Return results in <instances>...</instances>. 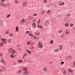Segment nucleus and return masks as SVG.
I'll list each match as a JSON object with an SVG mask.
<instances>
[{
  "mask_svg": "<svg viewBox=\"0 0 75 75\" xmlns=\"http://www.w3.org/2000/svg\"><path fill=\"white\" fill-rule=\"evenodd\" d=\"M68 72H73V70L70 69L68 71Z\"/></svg>",
  "mask_w": 75,
  "mask_h": 75,
  "instance_id": "f3484780",
  "label": "nucleus"
},
{
  "mask_svg": "<svg viewBox=\"0 0 75 75\" xmlns=\"http://www.w3.org/2000/svg\"><path fill=\"white\" fill-rule=\"evenodd\" d=\"M46 69H45V70H44V71H45V72H47V68H46Z\"/></svg>",
  "mask_w": 75,
  "mask_h": 75,
  "instance_id": "58836bf2",
  "label": "nucleus"
},
{
  "mask_svg": "<svg viewBox=\"0 0 75 75\" xmlns=\"http://www.w3.org/2000/svg\"><path fill=\"white\" fill-rule=\"evenodd\" d=\"M64 64V62H61V65H63Z\"/></svg>",
  "mask_w": 75,
  "mask_h": 75,
  "instance_id": "c756f323",
  "label": "nucleus"
},
{
  "mask_svg": "<svg viewBox=\"0 0 75 75\" xmlns=\"http://www.w3.org/2000/svg\"><path fill=\"white\" fill-rule=\"evenodd\" d=\"M27 45H30L31 43H30V42H27Z\"/></svg>",
  "mask_w": 75,
  "mask_h": 75,
  "instance_id": "393cba45",
  "label": "nucleus"
},
{
  "mask_svg": "<svg viewBox=\"0 0 75 75\" xmlns=\"http://www.w3.org/2000/svg\"><path fill=\"white\" fill-rule=\"evenodd\" d=\"M2 41H3V42H5V39H4V38H2Z\"/></svg>",
  "mask_w": 75,
  "mask_h": 75,
  "instance_id": "bb28decb",
  "label": "nucleus"
},
{
  "mask_svg": "<svg viewBox=\"0 0 75 75\" xmlns=\"http://www.w3.org/2000/svg\"><path fill=\"white\" fill-rule=\"evenodd\" d=\"M69 25V24H68V23H66L65 24V27H68Z\"/></svg>",
  "mask_w": 75,
  "mask_h": 75,
  "instance_id": "9b49d317",
  "label": "nucleus"
},
{
  "mask_svg": "<svg viewBox=\"0 0 75 75\" xmlns=\"http://www.w3.org/2000/svg\"><path fill=\"white\" fill-rule=\"evenodd\" d=\"M62 38H64V35H62Z\"/></svg>",
  "mask_w": 75,
  "mask_h": 75,
  "instance_id": "37998d69",
  "label": "nucleus"
},
{
  "mask_svg": "<svg viewBox=\"0 0 75 75\" xmlns=\"http://www.w3.org/2000/svg\"><path fill=\"white\" fill-rule=\"evenodd\" d=\"M50 42L51 44H52V43H53V42H54L53 41V40H52L50 41Z\"/></svg>",
  "mask_w": 75,
  "mask_h": 75,
  "instance_id": "473e14b6",
  "label": "nucleus"
},
{
  "mask_svg": "<svg viewBox=\"0 0 75 75\" xmlns=\"http://www.w3.org/2000/svg\"><path fill=\"white\" fill-rule=\"evenodd\" d=\"M20 60H18V62H20Z\"/></svg>",
  "mask_w": 75,
  "mask_h": 75,
  "instance_id": "bf43d9fd",
  "label": "nucleus"
},
{
  "mask_svg": "<svg viewBox=\"0 0 75 75\" xmlns=\"http://www.w3.org/2000/svg\"><path fill=\"white\" fill-rule=\"evenodd\" d=\"M15 1H16V3H18V1H17L16 0H15Z\"/></svg>",
  "mask_w": 75,
  "mask_h": 75,
  "instance_id": "8fccbe9b",
  "label": "nucleus"
},
{
  "mask_svg": "<svg viewBox=\"0 0 75 75\" xmlns=\"http://www.w3.org/2000/svg\"><path fill=\"white\" fill-rule=\"evenodd\" d=\"M26 3H27L26 2H25L24 3H23V4H22L23 6H25L26 5Z\"/></svg>",
  "mask_w": 75,
  "mask_h": 75,
  "instance_id": "6e6552de",
  "label": "nucleus"
},
{
  "mask_svg": "<svg viewBox=\"0 0 75 75\" xmlns=\"http://www.w3.org/2000/svg\"><path fill=\"white\" fill-rule=\"evenodd\" d=\"M74 65H75V62L74 63Z\"/></svg>",
  "mask_w": 75,
  "mask_h": 75,
  "instance_id": "338daca9",
  "label": "nucleus"
},
{
  "mask_svg": "<svg viewBox=\"0 0 75 75\" xmlns=\"http://www.w3.org/2000/svg\"><path fill=\"white\" fill-rule=\"evenodd\" d=\"M12 51H13V49L11 48H9L8 50V52H12Z\"/></svg>",
  "mask_w": 75,
  "mask_h": 75,
  "instance_id": "1a4fd4ad",
  "label": "nucleus"
},
{
  "mask_svg": "<svg viewBox=\"0 0 75 75\" xmlns=\"http://www.w3.org/2000/svg\"><path fill=\"white\" fill-rule=\"evenodd\" d=\"M65 33L66 35H69V34H70V32H69V30H65Z\"/></svg>",
  "mask_w": 75,
  "mask_h": 75,
  "instance_id": "20e7f679",
  "label": "nucleus"
},
{
  "mask_svg": "<svg viewBox=\"0 0 75 75\" xmlns=\"http://www.w3.org/2000/svg\"><path fill=\"white\" fill-rule=\"evenodd\" d=\"M10 37H13V33H11L9 35Z\"/></svg>",
  "mask_w": 75,
  "mask_h": 75,
  "instance_id": "cd10ccee",
  "label": "nucleus"
},
{
  "mask_svg": "<svg viewBox=\"0 0 75 75\" xmlns=\"http://www.w3.org/2000/svg\"><path fill=\"white\" fill-rule=\"evenodd\" d=\"M49 23H50V21L48 20L46 21L45 22V25L46 26H47L48 24H49Z\"/></svg>",
  "mask_w": 75,
  "mask_h": 75,
  "instance_id": "7ed1b4c3",
  "label": "nucleus"
},
{
  "mask_svg": "<svg viewBox=\"0 0 75 75\" xmlns=\"http://www.w3.org/2000/svg\"><path fill=\"white\" fill-rule=\"evenodd\" d=\"M66 72L65 71H64V72H63V74L64 75H65V74H66Z\"/></svg>",
  "mask_w": 75,
  "mask_h": 75,
  "instance_id": "79ce46f5",
  "label": "nucleus"
},
{
  "mask_svg": "<svg viewBox=\"0 0 75 75\" xmlns=\"http://www.w3.org/2000/svg\"><path fill=\"white\" fill-rule=\"evenodd\" d=\"M3 23L2 22L0 21V27L3 25V23Z\"/></svg>",
  "mask_w": 75,
  "mask_h": 75,
  "instance_id": "6ab92c4d",
  "label": "nucleus"
},
{
  "mask_svg": "<svg viewBox=\"0 0 75 75\" xmlns=\"http://www.w3.org/2000/svg\"><path fill=\"white\" fill-rule=\"evenodd\" d=\"M34 42H32L31 43L30 45H34Z\"/></svg>",
  "mask_w": 75,
  "mask_h": 75,
  "instance_id": "c9c22d12",
  "label": "nucleus"
},
{
  "mask_svg": "<svg viewBox=\"0 0 75 75\" xmlns=\"http://www.w3.org/2000/svg\"><path fill=\"white\" fill-rule=\"evenodd\" d=\"M26 51L27 52H28L30 51L28 50H26Z\"/></svg>",
  "mask_w": 75,
  "mask_h": 75,
  "instance_id": "3c124183",
  "label": "nucleus"
},
{
  "mask_svg": "<svg viewBox=\"0 0 75 75\" xmlns=\"http://www.w3.org/2000/svg\"><path fill=\"white\" fill-rule=\"evenodd\" d=\"M29 20H31V19H33V17L32 16H30L29 17Z\"/></svg>",
  "mask_w": 75,
  "mask_h": 75,
  "instance_id": "a211bd4d",
  "label": "nucleus"
},
{
  "mask_svg": "<svg viewBox=\"0 0 75 75\" xmlns=\"http://www.w3.org/2000/svg\"><path fill=\"white\" fill-rule=\"evenodd\" d=\"M74 25V24L72 23H71L70 25V27H73V26Z\"/></svg>",
  "mask_w": 75,
  "mask_h": 75,
  "instance_id": "c85d7f7f",
  "label": "nucleus"
},
{
  "mask_svg": "<svg viewBox=\"0 0 75 75\" xmlns=\"http://www.w3.org/2000/svg\"><path fill=\"white\" fill-rule=\"evenodd\" d=\"M5 0H1V1H5Z\"/></svg>",
  "mask_w": 75,
  "mask_h": 75,
  "instance_id": "13d9d810",
  "label": "nucleus"
},
{
  "mask_svg": "<svg viewBox=\"0 0 75 75\" xmlns=\"http://www.w3.org/2000/svg\"><path fill=\"white\" fill-rule=\"evenodd\" d=\"M41 44H41V43H40L39 42V45H41Z\"/></svg>",
  "mask_w": 75,
  "mask_h": 75,
  "instance_id": "6e6d98bb",
  "label": "nucleus"
},
{
  "mask_svg": "<svg viewBox=\"0 0 75 75\" xmlns=\"http://www.w3.org/2000/svg\"><path fill=\"white\" fill-rule=\"evenodd\" d=\"M66 59H69V57H68V56L67 58H66Z\"/></svg>",
  "mask_w": 75,
  "mask_h": 75,
  "instance_id": "f704fd0d",
  "label": "nucleus"
},
{
  "mask_svg": "<svg viewBox=\"0 0 75 75\" xmlns=\"http://www.w3.org/2000/svg\"><path fill=\"white\" fill-rule=\"evenodd\" d=\"M2 6L3 7H5V6H5V5H3H3H2Z\"/></svg>",
  "mask_w": 75,
  "mask_h": 75,
  "instance_id": "4d7b16f0",
  "label": "nucleus"
},
{
  "mask_svg": "<svg viewBox=\"0 0 75 75\" xmlns=\"http://www.w3.org/2000/svg\"><path fill=\"white\" fill-rule=\"evenodd\" d=\"M19 28H18V27L17 26L16 27V31H17V32H18V29Z\"/></svg>",
  "mask_w": 75,
  "mask_h": 75,
  "instance_id": "2eb2a0df",
  "label": "nucleus"
},
{
  "mask_svg": "<svg viewBox=\"0 0 75 75\" xmlns=\"http://www.w3.org/2000/svg\"><path fill=\"white\" fill-rule=\"evenodd\" d=\"M43 47V45H42V44L40 45L39 46V47L40 48H42Z\"/></svg>",
  "mask_w": 75,
  "mask_h": 75,
  "instance_id": "9d476101",
  "label": "nucleus"
},
{
  "mask_svg": "<svg viewBox=\"0 0 75 75\" xmlns=\"http://www.w3.org/2000/svg\"><path fill=\"white\" fill-rule=\"evenodd\" d=\"M3 43H2L0 44V46L1 47H3Z\"/></svg>",
  "mask_w": 75,
  "mask_h": 75,
  "instance_id": "b1692460",
  "label": "nucleus"
},
{
  "mask_svg": "<svg viewBox=\"0 0 75 75\" xmlns=\"http://www.w3.org/2000/svg\"><path fill=\"white\" fill-rule=\"evenodd\" d=\"M68 57H69V58H71V59L72 58V57L71 56L69 55L68 56Z\"/></svg>",
  "mask_w": 75,
  "mask_h": 75,
  "instance_id": "7c9ffc66",
  "label": "nucleus"
},
{
  "mask_svg": "<svg viewBox=\"0 0 75 75\" xmlns=\"http://www.w3.org/2000/svg\"><path fill=\"white\" fill-rule=\"evenodd\" d=\"M2 71L0 69V73H1Z\"/></svg>",
  "mask_w": 75,
  "mask_h": 75,
  "instance_id": "e2e57ef3",
  "label": "nucleus"
},
{
  "mask_svg": "<svg viewBox=\"0 0 75 75\" xmlns=\"http://www.w3.org/2000/svg\"><path fill=\"white\" fill-rule=\"evenodd\" d=\"M6 34H8V30H7V32H6Z\"/></svg>",
  "mask_w": 75,
  "mask_h": 75,
  "instance_id": "4c0bfd02",
  "label": "nucleus"
},
{
  "mask_svg": "<svg viewBox=\"0 0 75 75\" xmlns=\"http://www.w3.org/2000/svg\"><path fill=\"white\" fill-rule=\"evenodd\" d=\"M69 15H70V14H68L67 15V16H68V17H69Z\"/></svg>",
  "mask_w": 75,
  "mask_h": 75,
  "instance_id": "a18cd8bd",
  "label": "nucleus"
},
{
  "mask_svg": "<svg viewBox=\"0 0 75 75\" xmlns=\"http://www.w3.org/2000/svg\"><path fill=\"white\" fill-rule=\"evenodd\" d=\"M18 74H19L20 73H21V72H22V71H21V70H19L18 71Z\"/></svg>",
  "mask_w": 75,
  "mask_h": 75,
  "instance_id": "412c9836",
  "label": "nucleus"
},
{
  "mask_svg": "<svg viewBox=\"0 0 75 75\" xmlns=\"http://www.w3.org/2000/svg\"><path fill=\"white\" fill-rule=\"evenodd\" d=\"M10 14H9L7 16V17L8 18L9 17H10Z\"/></svg>",
  "mask_w": 75,
  "mask_h": 75,
  "instance_id": "09e8293b",
  "label": "nucleus"
},
{
  "mask_svg": "<svg viewBox=\"0 0 75 75\" xmlns=\"http://www.w3.org/2000/svg\"><path fill=\"white\" fill-rule=\"evenodd\" d=\"M44 2L45 3H47V1L46 0H45L44 1Z\"/></svg>",
  "mask_w": 75,
  "mask_h": 75,
  "instance_id": "ea45409f",
  "label": "nucleus"
},
{
  "mask_svg": "<svg viewBox=\"0 0 75 75\" xmlns=\"http://www.w3.org/2000/svg\"><path fill=\"white\" fill-rule=\"evenodd\" d=\"M21 22H23V23H24L25 22V20L24 19H23V20L21 21Z\"/></svg>",
  "mask_w": 75,
  "mask_h": 75,
  "instance_id": "aec40b11",
  "label": "nucleus"
},
{
  "mask_svg": "<svg viewBox=\"0 0 75 75\" xmlns=\"http://www.w3.org/2000/svg\"><path fill=\"white\" fill-rule=\"evenodd\" d=\"M6 69V68L5 67H3L1 68V70H3V71H4V70Z\"/></svg>",
  "mask_w": 75,
  "mask_h": 75,
  "instance_id": "dca6fc26",
  "label": "nucleus"
},
{
  "mask_svg": "<svg viewBox=\"0 0 75 75\" xmlns=\"http://www.w3.org/2000/svg\"><path fill=\"white\" fill-rule=\"evenodd\" d=\"M59 48L60 49H62V48H63V46H62V45H60L59 46Z\"/></svg>",
  "mask_w": 75,
  "mask_h": 75,
  "instance_id": "ddd939ff",
  "label": "nucleus"
},
{
  "mask_svg": "<svg viewBox=\"0 0 75 75\" xmlns=\"http://www.w3.org/2000/svg\"><path fill=\"white\" fill-rule=\"evenodd\" d=\"M62 31V30H60L59 31V33H61Z\"/></svg>",
  "mask_w": 75,
  "mask_h": 75,
  "instance_id": "c03bdc74",
  "label": "nucleus"
},
{
  "mask_svg": "<svg viewBox=\"0 0 75 75\" xmlns=\"http://www.w3.org/2000/svg\"><path fill=\"white\" fill-rule=\"evenodd\" d=\"M11 52L12 54H14V53H15V50H12Z\"/></svg>",
  "mask_w": 75,
  "mask_h": 75,
  "instance_id": "5701e85b",
  "label": "nucleus"
},
{
  "mask_svg": "<svg viewBox=\"0 0 75 75\" xmlns=\"http://www.w3.org/2000/svg\"><path fill=\"white\" fill-rule=\"evenodd\" d=\"M22 62H23V61H22V60H20L19 62H20V63Z\"/></svg>",
  "mask_w": 75,
  "mask_h": 75,
  "instance_id": "de8ad7c7",
  "label": "nucleus"
},
{
  "mask_svg": "<svg viewBox=\"0 0 75 75\" xmlns=\"http://www.w3.org/2000/svg\"><path fill=\"white\" fill-rule=\"evenodd\" d=\"M27 54H24V55H23V57H25V56H27Z\"/></svg>",
  "mask_w": 75,
  "mask_h": 75,
  "instance_id": "72a5a7b5",
  "label": "nucleus"
},
{
  "mask_svg": "<svg viewBox=\"0 0 75 75\" xmlns=\"http://www.w3.org/2000/svg\"><path fill=\"white\" fill-rule=\"evenodd\" d=\"M59 5H64V4H65V3H64V2H61V1H59Z\"/></svg>",
  "mask_w": 75,
  "mask_h": 75,
  "instance_id": "39448f33",
  "label": "nucleus"
},
{
  "mask_svg": "<svg viewBox=\"0 0 75 75\" xmlns=\"http://www.w3.org/2000/svg\"><path fill=\"white\" fill-rule=\"evenodd\" d=\"M59 51V49H57L55 50V52H58Z\"/></svg>",
  "mask_w": 75,
  "mask_h": 75,
  "instance_id": "a878e982",
  "label": "nucleus"
},
{
  "mask_svg": "<svg viewBox=\"0 0 75 75\" xmlns=\"http://www.w3.org/2000/svg\"><path fill=\"white\" fill-rule=\"evenodd\" d=\"M28 52L29 53V54H31V52L29 51V52Z\"/></svg>",
  "mask_w": 75,
  "mask_h": 75,
  "instance_id": "603ef678",
  "label": "nucleus"
},
{
  "mask_svg": "<svg viewBox=\"0 0 75 75\" xmlns=\"http://www.w3.org/2000/svg\"><path fill=\"white\" fill-rule=\"evenodd\" d=\"M40 19H39V20L38 21V27H39V28H42V25H41V24H40Z\"/></svg>",
  "mask_w": 75,
  "mask_h": 75,
  "instance_id": "f03ea898",
  "label": "nucleus"
},
{
  "mask_svg": "<svg viewBox=\"0 0 75 75\" xmlns=\"http://www.w3.org/2000/svg\"><path fill=\"white\" fill-rule=\"evenodd\" d=\"M28 35H30V37H31L33 36V34H31V33H30V34H29Z\"/></svg>",
  "mask_w": 75,
  "mask_h": 75,
  "instance_id": "4468645a",
  "label": "nucleus"
},
{
  "mask_svg": "<svg viewBox=\"0 0 75 75\" xmlns=\"http://www.w3.org/2000/svg\"><path fill=\"white\" fill-rule=\"evenodd\" d=\"M3 3L0 4V5L2 6H3Z\"/></svg>",
  "mask_w": 75,
  "mask_h": 75,
  "instance_id": "49530a36",
  "label": "nucleus"
},
{
  "mask_svg": "<svg viewBox=\"0 0 75 75\" xmlns=\"http://www.w3.org/2000/svg\"><path fill=\"white\" fill-rule=\"evenodd\" d=\"M50 12H51V11H50V10H48L47 11V14H49V13H50Z\"/></svg>",
  "mask_w": 75,
  "mask_h": 75,
  "instance_id": "4be33fe9",
  "label": "nucleus"
},
{
  "mask_svg": "<svg viewBox=\"0 0 75 75\" xmlns=\"http://www.w3.org/2000/svg\"><path fill=\"white\" fill-rule=\"evenodd\" d=\"M33 16H37V13L34 14Z\"/></svg>",
  "mask_w": 75,
  "mask_h": 75,
  "instance_id": "e433bc0d",
  "label": "nucleus"
},
{
  "mask_svg": "<svg viewBox=\"0 0 75 75\" xmlns=\"http://www.w3.org/2000/svg\"><path fill=\"white\" fill-rule=\"evenodd\" d=\"M73 72H71V73H71L72 74H73Z\"/></svg>",
  "mask_w": 75,
  "mask_h": 75,
  "instance_id": "774afa93",
  "label": "nucleus"
},
{
  "mask_svg": "<svg viewBox=\"0 0 75 75\" xmlns=\"http://www.w3.org/2000/svg\"><path fill=\"white\" fill-rule=\"evenodd\" d=\"M46 68H44V69H43L44 70H45V69H46Z\"/></svg>",
  "mask_w": 75,
  "mask_h": 75,
  "instance_id": "052dcab7",
  "label": "nucleus"
},
{
  "mask_svg": "<svg viewBox=\"0 0 75 75\" xmlns=\"http://www.w3.org/2000/svg\"><path fill=\"white\" fill-rule=\"evenodd\" d=\"M29 31H27L26 32V34H28V33H29Z\"/></svg>",
  "mask_w": 75,
  "mask_h": 75,
  "instance_id": "a19ab883",
  "label": "nucleus"
},
{
  "mask_svg": "<svg viewBox=\"0 0 75 75\" xmlns=\"http://www.w3.org/2000/svg\"><path fill=\"white\" fill-rule=\"evenodd\" d=\"M42 14H44V12H42Z\"/></svg>",
  "mask_w": 75,
  "mask_h": 75,
  "instance_id": "0e129e2a",
  "label": "nucleus"
},
{
  "mask_svg": "<svg viewBox=\"0 0 75 75\" xmlns=\"http://www.w3.org/2000/svg\"><path fill=\"white\" fill-rule=\"evenodd\" d=\"M33 38H36V37H35V36H33Z\"/></svg>",
  "mask_w": 75,
  "mask_h": 75,
  "instance_id": "864d4df0",
  "label": "nucleus"
},
{
  "mask_svg": "<svg viewBox=\"0 0 75 75\" xmlns=\"http://www.w3.org/2000/svg\"><path fill=\"white\" fill-rule=\"evenodd\" d=\"M10 57L11 58H14V55H13V54H11L10 55Z\"/></svg>",
  "mask_w": 75,
  "mask_h": 75,
  "instance_id": "f8f14e48",
  "label": "nucleus"
},
{
  "mask_svg": "<svg viewBox=\"0 0 75 75\" xmlns=\"http://www.w3.org/2000/svg\"><path fill=\"white\" fill-rule=\"evenodd\" d=\"M22 71H24L23 74V75H27L29 74V71H28V69L27 68H24Z\"/></svg>",
  "mask_w": 75,
  "mask_h": 75,
  "instance_id": "f257e3e1",
  "label": "nucleus"
},
{
  "mask_svg": "<svg viewBox=\"0 0 75 75\" xmlns=\"http://www.w3.org/2000/svg\"><path fill=\"white\" fill-rule=\"evenodd\" d=\"M38 39V38H37V37H36V38H35V39L37 40Z\"/></svg>",
  "mask_w": 75,
  "mask_h": 75,
  "instance_id": "680f3d73",
  "label": "nucleus"
},
{
  "mask_svg": "<svg viewBox=\"0 0 75 75\" xmlns=\"http://www.w3.org/2000/svg\"><path fill=\"white\" fill-rule=\"evenodd\" d=\"M3 54L2 53H0V56H2V55Z\"/></svg>",
  "mask_w": 75,
  "mask_h": 75,
  "instance_id": "5fc2aeb1",
  "label": "nucleus"
},
{
  "mask_svg": "<svg viewBox=\"0 0 75 75\" xmlns=\"http://www.w3.org/2000/svg\"><path fill=\"white\" fill-rule=\"evenodd\" d=\"M1 62H2L3 64H4V65H5V64H6V62L5 61H4V60H1Z\"/></svg>",
  "mask_w": 75,
  "mask_h": 75,
  "instance_id": "423d86ee",
  "label": "nucleus"
},
{
  "mask_svg": "<svg viewBox=\"0 0 75 75\" xmlns=\"http://www.w3.org/2000/svg\"><path fill=\"white\" fill-rule=\"evenodd\" d=\"M74 31H75V27L74 28Z\"/></svg>",
  "mask_w": 75,
  "mask_h": 75,
  "instance_id": "69168bd1",
  "label": "nucleus"
},
{
  "mask_svg": "<svg viewBox=\"0 0 75 75\" xmlns=\"http://www.w3.org/2000/svg\"><path fill=\"white\" fill-rule=\"evenodd\" d=\"M32 26L33 27H36L37 25H36V23H33L32 25Z\"/></svg>",
  "mask_w": 75,
  "mask_h": 75,
  "instance_id": "0eeeda50",
  "label": "nucleus"
},
{
  "mask_svg": "<svg viewBox=\"0 0 75 75\" xmlns=\"http://www.w3.org/2000/svg\"><path fill=\"white\" fill-rule=\"evenodd\" d=\"M8 41H9V42H11V39H8Z\"/></svg>",
  "mask_w": 75,
  "mask_h": 75,
  "instance_id": "2f4dec72",
  "label": "nucleus"
}]
</instances>
